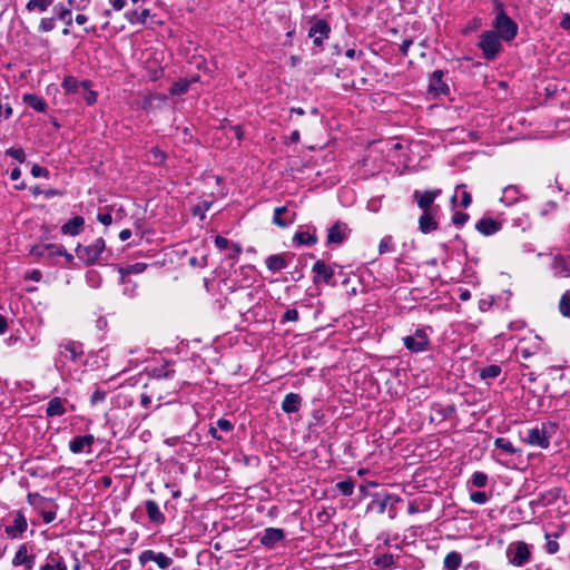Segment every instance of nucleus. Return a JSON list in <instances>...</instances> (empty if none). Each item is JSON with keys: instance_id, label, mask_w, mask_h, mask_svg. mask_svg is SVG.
Masks as SVG:
<instances>
[{"instance_id": "obj_1", "label": "nucleus", "mask_w": 570, "mask_h": 570, "mask_svg": "<svg viewBox=\"0 0 570 570\" xmlns=\"http://www.w3.org/2000/svg\"><path fill=\"white\" fill-rule=\"evenodd\" d=\"M558 424L552 421L540 422L524 432L523 441L540 449H547L550 445V440L556 435Z\"/></svg>"}, {"instance_id": "obj_2", "label": "nucleus", "mask_w": 570, "mask_h": 570, "mask_svg": "<svg viewBox=\"0 0 570 570\" xmlns=\"http://www.w3.org/2000/svg\"><path fill=\"white\" fill-rule=\"evenodd\" d=\"M83 345L76 341H66L59 344V352L55 358V366L61 375L70 371L68 364L78 363L83 356Z\"/></svg>"}, {"instance_id": "obj_3", "label": "nucleus", "mask_w": 570, "mask_h": 570, "mask_svg": "<svg viewBox=\"0 0 570 570\" xmlns=\"http://www.w3.org/2000/svg\"><path fill=\"white\" fill-rule=\"evenodd\" d=\"M53 16L43 17L40 19L38 24V31L41 33H47L52 31L56 28V21L60 20L65 22L67 27L72 24V12L71 8L66 6L62 2H58L53 6Z\"/></svg>"}, {"instance_id": "obj_4", "label": "nucleus", "mask_w": 570, "mask_h": 570, "mask_svg": "<svg viewBox=\"0 0 570 570\" xmlns=\"http://www.w3.org/2000/svg\"><path fill=\"white\" fill-rule=\"evenodd\" d=\"M493 27L502 40L509 42L518 35V24L505 13L501 2L495 3V19Z\"/></svg>"}, {"instance_id": "obj_5", "label": "nucleus", "mask_w": 570, "mask_h": 570, "mask_svg": "<svg viewBox=\"0 0 570 570\" xmlns=\"http://www.w3.org/2000/svg\"><path fill=\"white\" fill-rule=\"evenodd\" d=\"M4 534L11 540L22 539L28 530V520L22 510H13L7 515Z\"/></svg>"}, {"instance_id": "obj_6", "label": "nucleus", "mask_w": 570, "mask_h": 570, "mask_svg": "<svg viewBox=\"0 0 570 570\" xmlns=\"http://www.w3.org/2000/svg\"><path fill=\"white\" fill-rule=\"evenodd\" d=\"M431 333L432 328L429 326L416 328L413 334L403 337V344L411 353L426 352L431 345Z\"/></svg>"}, {"instance_id": "obj_7", "label": "nucleus", "mask_w": 570, "mask_h": 570, "mask_svg": "<svg viewBox=\"0 0 570 570\" xmlns=\"http://www.w3.org/2000/svg\"><path fill=\"white\" fill-rule=\"evenodd\" d=\"M501 37L492 30L481 33L478 47L481 49L483 58L493 60L502 50Z\"/></svg>"}, {"instance_id": "obj_8", "label": "nucleus", "mask_w": 570, "mask_h": 570, "mask_svg": "<svg viewBox=\"0 0 570 570\" xmlns=\"http://www.w3.org/2000/svg\"><path fill=\"white\" fill-rule=\"evenodd\" d=\"M106 248L104 238H97L91 244L82 246L78 245L76 248L77 257L86 265H94L99 263V259Z\"/></svg>"}, {"instance_id": "obj_9", "label": "nucleus", "mask_w": 570, "mask_h": 570, "mask_svg": "<svg viewBox=\"0 0 570 570\" xmlns=\"http://www.w3.org/2000/svg\"><path fill=\"white\" fill-rule=\"evenodd\" d=\"M36 547L32 543H21L12 558L13 567H23L24 570H32L36 564Z\"/></svg>"}, {"instance_id": "obj_10", "label": "nucleus", "mask_w": 570, "mask_h": 570, "mask_svg": "<svg viewBox=\"0 0 570 570\" xmlns=\"http://www.w3.org/2000/svg\"><path fill=\"white\" fill-rule=\"evenodd\" d=\"M441 195V189H432V190H415L413 193V199L416 202L419 208L422 212H436L438 207H434V200L436 197Z\"/></svg>"}, {"instance_id": "obj_11", "label": "nucleus", "mask_w": 570, "mask_h": 570, "mask_svg": "<svg viewBox=\"0 0 570 570\" xmlns=\"http://www.w3.org/2000/svg\"><path fill=\"white\" fill-rule=\"evenodd\" d=\"M507 553L510 562L517 567L528 563L531 557L528 544L524 542H518L514 547H509Z\"/></svg>"}, {"instance_id": "obj_12", "label": "nucleus", "mask_w": 570, "mask_h": 570, "mask_svg": "<svg viewBox=\"0 0 570 570\" xmlns=\"http://www.w3.org/2000/svg\"><path fill=\"white\" fill-rule=\"evenodd\" d=\"M330 32V24L324 19H318L311 26L308 37L313 39L315 47L320 48L323 41L328 38Z\"/></svg>"}, {"instance_id": "obj_13", "label": "nucleus", "mask_w": 570, "mask_h": 570, "mask_svg": "<svg viewBox=\"0 0 570 570\" xmlns=\"http://www.w3.org/2000/svg\"><path fill=\"white\" fill-rule=\"evenodd\" d=\"M154 561L160 569H167L171 566L173 559L163 552L145 550L139 556V562L144 567L147 562Z\"/></svg>"}, {"instance_id": "obj_14", "label": "nucleus", "mask_w": 570, "mask_h": 570, "mask_svg": "<svg viewBox=\"0 0 570 570\" xmlns=\"http://www.w3.org/2000/svg\"><path fill=\"white\" fill-rule=\"evenodd\" d=\"M350 229L345 223L336 222L327 230V244L341 245L347 239Z\"/></svg>"}, {"instance_id": "obj_15", "label": "nucleus", "mask_w": 570, "mask_h": 570, "mask_svg": "<svg viewBox=\"0 0 570 570\" xmlns=\"http://www.w3.org/2000/svg\"><path fill=\"white\" fill-rule=\"evenodd\" d=\"M444 72L442 70H435L430 77L429 91L435 96L449 95L450 88L448 83L443 81Z\"/></svg>"}, {"instance_id": "obj_16", "label": "nucleus", "mask_w": 570, "mask_h": 570, "mask_svg": "<svg viewBox=\"0 0 570 570\" xmlns=\"http://www.w3.org/2000/svg\"><path fill=\"white\" fill-rule=\"evenodd\" d=\"M296 213L291 212L286 206L274 209L273 223L282 228L288 227L295 222Z\"/></svg>"}, {"instance_id": "obj_17", "label": "nucleus", "mask_w": 570, "mask_h": 570, "mask_svg": "<svg viewBox=\"0 0 570 570\" xmlns=\"http://www.w3.org/2000/svg\"><path fill=\"white\" fill-rule=\"evenodd\" d=\"M94 442L95 438L92 434L79 435L69 442V450L75 454L90 452Z\"/></svg>"}, {"instance_id": "obj_18", "label": "nucleus", "mask_w": 570, "mask_h": 570, "mask_svg": "<svg viewBox=\"0 0 570 570\" xmlns=\"http://www.w3.org/2000/svg\"><path fill=\"white\" fill-rule=\"evenodd\" d=\"M551 268L558 277H570V256L556 255Z\"/></svg>"}, {"instance_id": "obj_19", "label": "nucleus", "mask_w": 570, "mask_h": 570, "mask_svg": "<svg viewBox=\"0 0 570 570\" xmlns=\"http://www.w3.org/2000/svg\"><path fill=\"white\" fill-rule=\"evenodd\" d=\"M285 538L283 529L266 528L261 537V543L266 548H273Z\"/></svg>"}, {"instance_id": "obj_20", "label": "nucleus", "mask_w": 570, "mask_h": 570, "mask_svg": "<svg viewBox=\"0 0 570 570\" xmlns=\"http://www.w3.org/2000/svg\"><path fill=\"white\" fill-rule=\"evenodd\" d=\"M150 16V10L141 6L137 9H127L125 12L126 20L131 24H145Z\"/></svg>"}, {"instance_id": "obj_21", "label": "nucleus", "mask_w": 570, "mask_h": 570, "mask_svg": "<svg viewBox=\"0 0 570 570\" xmlns=\"http://www.w3.org/2000/svg\"><path fill=\"white\" fill-rule=\"evenodd\" d=\"M314 283L317 284L321 279H323L326 284L331 282L334 276V271L331 266L326 265L323 261L318 259L313 265Z\"/></svg>"}, {"instance_id": "obj_22", "label": "nucleus", "mask_w": 570, "mask_h": 570, "mask_svg": "<svg viewBox=\"0 0 570 570\" xmlns=\"http://www.w3.org/2000/svg\"><path fill=\"white\" fill-rule=\"evenodd\" d=\"M475 228L484 236H491L501 229V223L490 217H482L476 224Z\"/></svg>"}, {"instance_id": "obj_23", "label": "nucleus", "mask_w": 570, "mask_h": 570, "mask_svg": "<svg viewBox=\"0 0 570 570\" xmlns=\"http://www.w3.org/2000/svg\"><path fill=\"white\" fill-rule=\"evenodd\" d=\"M68 404V401L66 399H61L59 396L52 397L46 409V414L49 417L52 416H61L67 412L66 405Z\"/></svg>"}, {"instance_id": "obj_24", "label": "nucleus", "mask_w": 570, "mask_h": 570, "mask_svg": "<svg viewBox=\"0 0 570 570\" xmlns=\"http://www.w3.org/2000/svg\"><path fill=\"white\" fill-rule=\"evenodd\" d=\"M525 198L515 185H509L503 188L502 190V197L501 203H503L505 206H512L517 204L519 200Z\"/></svg>"}, {"instance_id": "obj_25", "label": "nucleus", "mask_w": 570, "mask_h": 570, "mask_svg": "<svg viewBox=\"0 0 570 570\" xmlns=\"http://www.w3.org/2000/svg\"><path fill=\"white\" fill-rule=\"evenodd\" d=\"M145 509L150 522L155 524H163L165 522V514L160 511L156 501L147 500L145 502Z\"/></svg>"}, {"instance_id": "obj_26", "label": "nucleus", "mask_w": 570, "mask_h": 570, "mask_svg": "<svg viewBox=\"0 0 570 570\" xmlns=\"http://www.w3.org/2000/svg\"><path fill=\"white\" fill-rule=\"evenodd\" d=\"M83 225V217L75 216L61 226V233L65 235L77 236L81 233Z\"/></svg>"}, {"instance_id": "obj_27", "label": "nucleus", "mask_w": 570, "mask_h": 570, "mask_svg": "<svg viewBox=\"0 0 570 570\" xmlns=\"http://www.w3.org/2000/svg\"><path fill=\"white\" fill-rule=\"evenodd\" d=\"M149 373L151 377L157 380L173 379L175 375V370L171 363L164 362L161 364L153 366Z\"/></svg>"}, {"instance_id": "obj_28", "label": "nucleus", "mask_w": 570, "mask_h": 570, "mask_svg": "<svg viewBox=\"0 0 570 570\" xmlns=\"http://www.w3.org/2000/svg\"><path fill=\"white\" fill-rule=\"evenodd\" d=\"M302 405V397L297 393H288L282 402V410L287 413H296Z\"/></svg>"}, {"instance_id": "obj_29", "label": "nucleus", "mask_w": 570, "mask_h": 570, "mask_svg": "<svg viewBox=\"0 0 570 570\" xmlns=\"http://www.w3.org/2000/svg\"><path fill=\"white\" fill-rule=\"evenodd\" d=\"M419 228L423 234H428L438 228L435 212H423L419 218Z\"/></svg>"}, {"instance_id": "obj_30", "label": "nucleus", "mask_w": 570, "mask_h": 570, "mask_svg": "<svg viewBox=\"0 0 570 570\" xmlns=\"http://www.w3.org/2000/svg\"><path fill=\"white\" fill-rule=\"evenodd\" d=\"M32 253L43 258H53L56 256H61V254H65V248L61 245L48 244L42 247L33 248Z\"/></svg>"}, {"instance_id": "obj_31", "label": "nucleus", "mask_w": 570, "mask_h": 570, "mask_svg": "<svg viewBox=\"0 0 570 570\" xmlns=\"http://www.w3.org/2000/svg\"><path fill=\"white\" fill-rule=\"evenodd\" d=\"M266 267L272 272L276 273L287 267L286 254H274L269 255L265 259Z\"/></svg>"}, {"instance_id": "obj_32", "label": "nucleus", "mask_w": 570, "mask_h": 570, "mask_svg": "<svg viewBox=\"0 0 570 570\" xmlns=\"http://www.w3.org/2000/svg\"><path fill=\"white\" fill-rule=\"evenodd\" d=\"M27 501L39 513H41L43 510H47L49 505H55L51 500L36 492L29 493L27 495Z\"/></svg>"}, {"instance_id": "obj_33", "label": "nucleus", "mask_w": 570, "mask_h": 570, "mask_svg": "<svg viewBox=\"0 0 570 570\" xmlns=\"http://www.w3.org/2000/svg\"><path fill=\"white\" fill-rule=\"evenodd\" d=\"M22 100L38 112H45L47 110L46 101L35 94H24Z\"/></svg>"}, {"instance_id": "obj_34", "label": "nucleus", "mask_w": 570, "mask_h": 570, "mask_svg": "<svg viewBox=\"0 0 570 570\" xmlns=\"http://www.w3.org/2000/svg\"><path fill=\"white\" fill-rule=\"evenodd\" d=\"M53 2L55 0H29L26 4V10L28 12L43 13L53 4Z\"/></svg>"}, {"instance_id": "obj_35", "label": "nucleus", "mask_w": 570, "mask_h": 570, "mask_svg": "<svg viewBox=\"0 0 570 570\" xmlns=\"http://www.w3.org/2000/svg\"><path fill=\"white\" fill-rule=\"evenodd\" d=\"M146 267H147V264H145V263H135V264L128 265L126 267L119 268L122 284L127 283V276H129L130 274H140V273L145 272Z\"/></svg>"}, {"instance_id": "obj_36", "label": "nucleus", "mask_w": 570, "mask_h": 570, "mask_svg": "<svg viewBox=\"0 0 570 570\" xmlns=\"http://www.w3.org/2000/svg\"><path fill=\"white\" fill-rule=\"evenodd\" d=\"M82 86H85V81H78L72 76L65 77L61 83V87L67 94H79Z\"/></svg>"}, {"instance_id": "obj_37", "label": "nucleus", "mask_w": 570, "mask_h": 570, "mask_svg": "<svg viewBox=\"0 0 570 570\" xmlns=\"http://www.w3.org/2000/svg\"><path fill=\"white\" fill-rule=\"evenodd\" d=\"M462 563V556L456 551H451L444 558L443 564L445 570H458Z\"/></svg>"}, {"instance_id": "obj_38", "label": "nucleus", "mask_w": 570, "mask_h": 570, "mask_svg": "<svg viewBox=\"0 0 570 570\" xmlns=\"http://www.w3.org/2000/svg\"><path fill=\"white\" fill-rule=\"evenodd\" d=\"M293 242L297 245L312 246L317 243V237L315 234H309L308 232H297L293 236Z\"/></svg>"}, {"instance_id": "obj_39", "label": "nucleus", "mask_w": 570, "mask_h": 570, "mask_svg": "<svg viewBox=\"0 0 570 570\" xmlns=\"http://www.w3.org/2000/svg\"><path fill=\"white\" fill-rule=\"evenodd\" d=\"M466 186L464 184L456 186L455 195L452 197V202H455L459 193L461 196V206L468 208L472 203L471 194L465 189Z\"/></svg>"}, {"instance_id": "obj_40", "label": "nucleus", "mask_w": 570, "mask_h": 570, "mask_svg": "<svg viewBox=\"0 0 570 570\" xmlns=\"http://www.w3.org/2000/svg\"><path fill=\"white\" fill-rule=\"evenodd\" d=\"M189 86H190V80H187L186 78L179 79L171 85V87L169 88V94L171 96L184 95L188 91Z\"/></svg>"}, {"instance_id": "obj_41", "label": "nucleus", "mask_w": 570, "mask_h": 570, "mask_svg": "<svg viewBox=\"0 0 570 570\" xmlns=\"http://www.w3.org/2000/svg\"><path fill=\"white\" fill-rule=\"evenodd\" d=\"M502 372V368L498 364H491L480 370V377L483 380L497 379Z\"/></svg>"}, {"instance_id": "obj_42", "label": "nucleus", "mask_w": 570, "mask_h": 570, "mask_svg": "<svg viewBox=\"0 0 570 570\" xmlns=\"http://www.w3.org/2000/svg\"><path fill=\"white\" fill-rule=\"evenodd\" d=\"M79 95L87 105H94L97 100V92L90 89V81L88 80H85V86L81 87Z\"/></svg>"}, {"instance_id": "obj_43", "label": "nucleus", "mask_w": 570, "mask_h": 570, "mask_svg": "<svg viewBox=\"0 0 570 570\" xmlns=\"http://www.w3.org/2000/svg\"><path fill=\"white\" fill-rule=\"evenodd\" d=\"M395 557L391 553H384L374 559V564L384 569H390L395 566Z\"/></svg>"}, {"instance_id": "obj_44", "label": "nucleus", "mask_w": 570, "mask_h": 570, "mask_svg": "<svg viewBox=\"0 0 570 570\" xmlns=\"http://www.w3.org/2000/svg\"><path fill=\"white\" fill-rule=\"evenodd\" d=\"M395 250V245L393 243V237L391 235L384 236L379 245V253L381 255L393 253Z\"/></svg>"}, {"instance_id": "obj_45", "label": "nucleus", "mask_w": 570, "mask_h": 570, "mask_svg": "<svg viewBox=\"0 0 570 570\" xmlns=\"http://www.w3.org/2000/svg\"><path fill=\"white\" fill-rule=\"evenodd\" d=\"M495 448L502 450L503 452L508 454H514L517 453V449L513 446L512 442L509 439L505 438H498L494 441Z\"/></svg>"}, {"instance_id": "obj_46", "label": "nucleus", "mask_w": 570, "mask_h": 570, "mask_svg": "<svg viewBox=\"0 0 570 570\" xmlns=\"http://www.w3.org/2000/svg\"><path fill=\"white\" fill-rule=\"evenodd\" d=\"M336 489L343 494V495H352L354 491V482L352 480H344L336 483Z\"/></svg>"}, {"instance_id": "obj_47", "label": "nucleus", "mask_w": 570, "mask_h": 570, "mask_svg": "<svg viewBox=\"0 0 570 570\" xmlns=\"http://www.w3.org/2000/svg\"><path fill=\"white\" fill-rule=\"evenodd\" d=\"M47 560L52 561V566H55V570H67V566L63 561V558L58 553L50 552L47 556Z\"/></svg>"}, {"instance_id": "obj_48", "label": "nucleus", "mask_w": 570, "mask_h": 570, "mask_svg": "<svg viewBox=\"0 0 570 570\" xmlns=\"http://www.w3.org/2000/svg\"><path fill=\"white\" fill-rule=\"evenodd\" d=\"M6 155L12 157L21 164L26 161V153L22 148H8L6 150Z\"/></svg>"}, {"instance_id": "obj_49", "label": "nucleus", "mask_w": 570, "mask_h": 570, "mask_svg": "<svg viewBox=\"0 0 570 570\" xmlns=\"http://www.w3.org/2000/svg\"><path fill=\"white\" fill-rule=\"evenodd\" d=\"M559 309L563 316L570 317V294H563L560 303H559Z\"/></svg>"}, {"instance_id": "obj_50", "label": "nucleus", "mask_w": 570, "mask_h": 570, "mask_svg": "<svg viewBox=\"0 0 570 570\" xmlns=\"http://www.w3.org/2000/svg\"><path fill=\"white\" fill-rule=\"evenodd\" d=\"M471 482L474 487L483 488L487 485L488 475L483 472H474Z\"/></svg>"}, {"instance_id": "obj_51", "label": "nucleus", "mask_w": 570, "mask_h": 570, "mask_svg": "<svg viewBox=\"0 0 570 570\" xmlns=\"http://www.w3.org/2000/svg\"><path fill=\"white\" fill-rule=\"evenodd\" d=\"M86 278H87L88 284L94 288L99 287L100 283H101V277L96 271L87 272Z\"/></svg>"}, {"instance_id": "obj_52", "label": "nucleus", "mask_w": 570, "mask_h": 570, "mask_svg": "<svg viewBox=\"0 0 570 570\" xmlns=\"http://www.w3.org/2000/svg\"><path fill=\"white\" fill-rule=\"evenodd\" d=\"M210 202L204 200L194 207L193 213L194 215L199 216L202 219H204L205 213L210 208Z\"/></svg>"}, {"instance_id": "obj_53", "label": "nucleus", "mask_w": 570, "mask_h": 570, "mask_svg": "<svg viewBox=\"0 0 570 570\" xmlns=\"http://www.w3.org/2000/svg\"><path fill=\"white\" fill-rule=\"evenodd\" d=\"M472 502L478 504H484L489 501V495L483 491H475L470 494Z\"/></svg>"}, {"instance_id": "obj_54", "label": "nucleus", "mask_w": 570, "mask_h": 570, "mask_svg": "<svg viewBox=\"0 0 570 570\" xmlns=\"http://www.w3.org/2000/svg\"><path fill=\"white\" fill-rule=\"evenodd\" d=\"M468 219L469 215L463 212H455L452 216V223L458 227L463 226L468 222Z\"/></svg>"}, {"instance_id": "obj_55", "label": "nucleus", "mask_w": 570, "mask_h": 570, "mask_svg": "<svg viewBox=\"0 0 570 570\" xmlns=\"http://www.w3.org/2000/svg\"><path fill=\"white\" fill-rule=\"evenodd\" d=\"M106 399V392L101 389H96L90 397V403L96 405L100 402H104Z\"/></svg>"}, {"instance_id": "obj_56", "label": "nucleus", "mask_w": 570, "mask_h": 570, "mask_svg": "<svg viewBox=\"0 0 570 570\" xmlns=\"http://www.w3.org/2000/svg\"><path fill=\"white\" fill-rule=\"evenodd\" d=\"M546 538H547V544H546L547 552L550 554L557 553L559 551V543L557 542V540H552L550 534H547Z\"/></svg>"}, {"instance_id": "obj_57", "label": "nucleus", "mask_w": 570, "mask_h": 570, "mask_svg": "<svg viewBox=\"0 0 570 570\" xmlns=\"http://www.w3.org/2000/svg\"><path fill=\"white\" fill-rule=\"evenodd\" d=\"M298 320V311L295 309V308H289L287 309L283 317H282V322L283 323H286V322H296Z\"/></svg>"}, {"instance_id": "obj_58", "label": "nucleus", "mask_w": 570, "mask_h": 570, "mask_svg": "<svg viewBox=\"0 0 570 570\" xmlns=\"http://www.w3.org/2000/svg\"><path fill=\"white\" fill-rule=\"evenodd\" d=\"M11 116H12L11 106L8 102L3 104L2 100L0 99V117H2L4 119H9Z\"/></svg>"}, {"instance_id": "obj_59", "label": "nucleus", "mask_w": 570, "mask_h": 570, "mask_svg": "<svg viewBox=\"0 0 570 570\" xmlns=\"http://www.w3.org/2000/svg\"><path fill=\"white\" fill-rule=\"evenodd\" d=\"M31 175H32L33 177H36V178H37V177H41V176H43V177H48V176H49V171H48V169H47V168H45V167H41V166H39V165H33V166L31 167Z\"/></svg>"}, {"instance_id": "obj_60", "label": "nucleus", "mask_w": 570, "mask_h": 570, "mask_svg": "<svg viewBox=\"0 0 570 570\" xmlns=\"http://www.w3.org/2000/svg\"><path fill=\"white\" fill-rule=\"evenodd\" d=\"M217 428L220 429L222 431L224 432H230L233 430V424L229 420L227 419H219L217 421Z\"/></svg>"}, {"instance_id": "obj_61", "label": "nucleus", "mask_w": 570, "mask_h": 570, "mask_svg": "<svg viewBox=\"0 0 570 570\" xmlns=\"http://www.w3.org/2000/svg\"><path fill=\"white\" fill-rule=\"evenodd\" d=\"M115 11H120L128 7V0H108Z\"/></svg>"}, {"instance_id": "obj_62", "label": "nucleus", "mask_w": 570, "mask_h": 570, "mask_svg": "<svg viewBox=\"0 0 570 570\" xmlns=\"http://www.w3.org/2000/svg\"><path fill=\"white\" fill-rule=\"evenodd\" d=\"M41 517L43 519L45 523H50L56 519V511L55 510H43L41 513Z\"/></svg>"}, {"instance_id": "obj_63", "label": "nucleus", "mask_w": 570, "mask_h": 570, "mask_svg": "<svg viewBox=\"0 0 570 570\" xmlns=\"http://www.w3.org/2000/svg\"><path fill=\"white\" fill-rule=\"evenodd\" d=\"M214 242H215L216 247L219 249H226L229 245V240L226 237H223L219 235L215 237Z\"/></svg>"}, {"instance_id": "obj_64", "label": "nucleus", "mask_w": 570, "mask_h": 570, "mask_svg": "<svg viewBox=\"0 0 570 570\" xmlns=\"http://www.w3.org/2000/svg\"><path fill=\"white\" fill-rule=\"evenodd\" d=\"M560 27L563 29V30H568L570 31V13H564L561 21H560Z\"/></svg>"}]
</instances>
